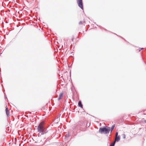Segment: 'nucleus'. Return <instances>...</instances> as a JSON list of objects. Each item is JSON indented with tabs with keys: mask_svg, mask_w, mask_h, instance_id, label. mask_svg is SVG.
<instances>
[{
	"mask_svg": "<svg viewBox=\"0 0 146 146\" xmlns=\"http://www.w3.org/2000/svg\"><path fill=\"white\" fill-rule=\"evenodd\" d=\"M38 131L41 135H43L47 133L48 131L45 127L44 122L42 121L39 124L37 127Z\"/></svg>",
	"mask_w": 146,
	"mask_h": 146,
	"instance_id": "nucleus-1",
	"label": "nucleus"
},
{
	"mask_svg": "<svg viewBox=\"0 0 146 146\" xmlns=\"http://www.w3.org/2000/svg\"><path fill=\"white\" fill-rule=\"evenodd\" d=\"M110 130V128L109 127H100L99 130V132L101 133L106 134L109 133Z\"/></svg>",
	"mask_w": 146,
	"mask_h": 146,
	"instance_id": "nucleus-2",
	"label": "nucleus"
},
{
	"mask_svg": "<svg viewBox=\"0 0 146 146\" xmlns=\"http://www.w3.org/2000/svg\"><path fill=\"white\" fill-rule=\"evenodd\" d=\"M77 1L78 6L83 9V8L82 0H77Z\"/></svg>",
	"mask_w": 146,
	"mask_h": 146,
	"instance_id": "nucleus-3",
	"label": "nucleus"
},
{
	"mask_svg": "<svg viewBox=\"0 0 146 146\" xmlns=\"http://www.w3.org/2000/svg\"><path fill=\"white\" fill-rule=\"evenodd\" d=\"M63 93L62 92L60 93V94L58 98V100H60V99H61L63 97Z\"/></svg>",
	"mask_w": 146,
	"mask_h": 146,
	"instance_id": "nucleus-4",
	"label": "nucleus"
},
{
	"mask_svg": "<svg viewBox=\"0 0 146 146\" xmlns=\"http://www.w3.org/2000/svg\"><path fill=\"white\" fill-rule=\"evenodd\" d=\"M6 112L7 115V116H9L10 115L9 114V111L8 108H7L6 109Z\"/></svg>",
	"mask_w": 146,
	"mask_h": 146,
	"instance_id": "nucleus-5",
	"label": "nucleus"
},
{
	"mask_svg": "<svg viewBox=\"0 0 146 146\" xmlns=\"http://www.w3.org/2000/svg\"><path fill=\"white\" fill-rule=\"evenodd\" d=\"M120 137L119 136L115 137V141H118L120 140Z\"/></svg>",
	"mask_w": 146,
	"mask_h": 146,
	"instance_id": "nucleus-6",
	"label": "nucleus"
},
{
	"mask_svg": "<svg viewBox=\"0 0 146 146\" xmlns=\"http://www.w3.org/2000/svg\"><path fill=\"white\" fill-rule=\"evenodd\" d=\"M78 106L80 107H81V108H82L83 106L81 102L80 101H79L78 103Z\"/></svg>",
	"mask_w": 146,
	"mask_h": 146,
	"instance_id": "nucleus-7",
	"label": "nucleus"
},
{
	"mask_svg": "<svg viewBox=\"0 0 146 146\" xmlns=\"http://www.w3.org/2000/svg\"><path fill=\"white\" fill-rule=\"evenodd\" d=\"M115 124H114L113 125L111 128V132H112V131L114 127H115Z\"/></svg>",
	"mask_w": 146,
	"mask_h": 146,
	"instance_id": "nucleus-8",
	"label": "nucleus"
},
{
	"mask_svg": "<svg viewBox=\"0 0 146 146\" xmlns=\"http://www.w3.org/2000/svg\"><path fill=\"white\" fill-rule=\"evenodd\" d=\"M115 141L114 143L110 144V146H114L115 144Z\"/></svg>",
	"mask_w": 146,
	"mask_h": 146,
	"instance_id": "nucleus-9",
	"label": "nucleus"
},
{
	"mask_svg": "<svg viewBox=\"0 0 146 146\" xmlns=\"http://www.w3.org/2000/svg\"><path fill=\"white\" fill-rule=\"evenodd\" d=\"M122 137L123 139H125V134H123L122 135Z\"/></svg>",
	"mask_w": 146,
	"mask_h": 146,
	"instance_id": "nucleus-10",
	"label": "nucleus"
},
{
	"mask_svg": "<svg viewBox=\"0 0 146 146\" xmlns=\"http://www.w3.org/2000/svg\"><path fill=\"white\" fill-rule=\"evenodd\" d=\"M76 129H79V128H80V127L79 125H77V126H76Z\"/></svg>",
	"mask_w": 146,
	"mask_h": 146,
	"instance_id": "nucleus-11",
	"label": "nucleus"
},
{
	"mask_svg": "<svg viewBox=\"0 0 146 146\" xmlns=\"http://www.w3.org/2000/svg\"><path fill=\"white\" fill-rule=\"evenodd\" d=\"M118 132H116V134H115V137H117L118 136L117 135H118Z\"/></svg>",
	"mask_w": 146,
	"mask_h": 146,
	"instance_id": "nucleus-12",
	"label": "nucleus"
},
{
	"mask_svg": "<svg viewBox=\"0 0 146 146\" xmlns=\"http://www.w3.org/2000/svg\"><path fill=\"white\" fill-rule=\"evenodd\" d=\"M79 24L80 25V24H82V21H80L79 23Z\"/></svg>",
	"mask_w": 146,
	"mask_h": 146,
	"instance_id": "nucleus-13",
	"label": "nucleus"
},
{
	"mask_svg": "<svg viewBox=\"0 0 146 146\" xmlns=\"http://www.w3.org/2000/svg\"><path fill=\"white\" fill-rule=\"evenodd\" d=\"M144 122H145V123H146V120H145L144 121Z\"/></svg>",
	"mask_w": 146,
	"mask_h": 146,
	"instance_id": "nucleus-14",
	"label": "nucleus"
},
{
	"mask_svg": "<svg viewBox=\"0 0 146 146\" xmlns=\"http://www.w3.org/2000/svg\"><path fill=\"white\" fill-rule=\"evenodd\" d=\"M140 50H140H140H139V51H140Z\"/></svg>",
	"mask_w": 146,
	"mask_h": 146,
	"instance_id": "nucleus-15",
	"label": "nucleus"
},
{
	"mask_svg": "<svg viewBox=\"0 0 146 146\" xmlns=\"http://www.w3.org/2000/svg\"><path fill=\"white\" fill-rule=\"evenodd\" d=\"M143 49V48H141V49Z\"/></svg>",
	"mask_w": 146,
	"mask_h": 146,
	"instance_id": "nucleus-16",
	"label": "nucleus"
}]
</instances>
